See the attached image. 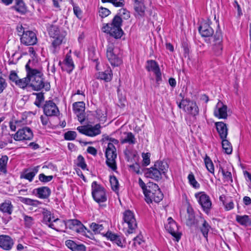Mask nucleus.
I'll use <instances>...</instances> for the list:
<instances>
[{"instance_id":"1a4fd4ad","label":"nucleus","mask_w":251,"mask_h":251,"mask_svg":"<svg viewBox=\"0 0 251 251\" xmlns=\"http://www.w3.org/2000/svg\"><path fill=\"white\" fill-rule=\"evenodd\" d=\"M152 189H150L149 191L145 194L146 201L148 203L152 202L153 201L155 202H160L163 198V195L162 193L158 186L156 184H151Z\"/></svg>"},{"instance_id":"393cba45","label":"nucleus","mask_w":251,"mask_h":251,"mask_svg":"<svg viewBox=\"0 0 251 251\" xmlns=\"http://www.w3.org/2000/svg\"><path fill=\"white\" fill-rule=\"evenodd\" d=\"M39 166L34 167L31 169L25 170L21 175V178H25L31 182L39 171Z\"/></svg>"},{"instance_id":"4be33fe9","label":"nucleus","mask_w":251,"mask_h":251,"mask_svg":"<svg viewBox=\"0 0 251 251\" xmlns=\"http://www.w3.org/2000/svg\"><path fill=\"white\" fill-rule=\"evenodd\" d=\"M133 2V6L136 15L138 16L142 17L145 14L146 7L144 4V0H132Z\"/></svg>"},{"instance_id":"a18cd8bd","label":"nucleus","mask_w":251,"mask_h":251,"mask_svg":"<svg viewBox=\"0 0 251 251\" xmlns=\"http://www.w3.org/2000/svg\"><path fill=\"white\" fill-rule=\"evenodd\" d=\"M29 83V77L26 75V77L20 78L18 79L16 85L21 88L25 89Z\"/></svg>"},{"instance_id":"774afa93","label":"nucleus","mask_w":251,"mask_h":251,"mask_svg":"<svg viewBox=\"0 0 251 251\" xmlns=\"http://www.w3.org/2000/svg\"><path fill=\"white\" fill-rule=\"evenodd\" d=\"M89 58L92 60V61H96L97 62L98 58V57L96 56V54H95V52L94 50H90L89 51Z\"/></svg>"},{"instance_id":"603ef678","label":"nucleus","mask_w":251,"mask_h":251,"mask_svg":"<svg viewBox=\"0 0 251 251\" xmlns=\"http://www.w3.org/2000/svg\"><path fill=\"white\" fill-rule=\"evenodd\" d=\"M110 182L113 190L116 191L119 188V182L117 178L115 176H110Z\"/></svg>"},{"instance_id":"9d476101","label":"nucleus","mask_w":251,"mask_h":251,"mask_svg":"<svg viewBox=\"0 0 251 251\" xmlns=\"http://www.w3.org/2000/svg\"><path fill=\"white\" fill-rule=\"evenodd\" d=\"M195 196L202 210L208 214L212 206V202L209 197L204 192L197 193Z\"/></svg>"},{"instance_id":"37998d69","label":"nucleus","mask_w":251,"mask_h":251,"mask_svg":"<svg viewBox=\"0 0 251 251\" xmlns=\"http://www.w3.org/2000/svg\"><path fill=\"white\" fill-rule=\"evenodd\" d=\"M8 160V157L7 155H2L0 158V172L3 174L7 172V164Z\"/></svg>"},{"instance_id":"e2e57ef3","label":"nucleus","mask_w":251,"mask_h":251,"mask_svg":"<svg viewBox=\"0 0 251 251\" xmlns=\"http://www.w3.org/2000/svg\"><path fill=\"white\" fill-rule=\"evenodd\" d=\"M9 78L10 80L12 81L13 82H14L16 84V83H17V81L18 79H19V76H18L17 73H16L14 71H12L9 76Z\"/></svg>"},{"instance_id":"6e6552de","label":"nucleus","mask_w":251,"mask_h":251,"mask_svg":"<svg viewBox=\"0 0 251 251\" xmlns=\"http://www.w3.org/2000/svg\"><path fill=\"white\" fill-rule=\"evenodd\" d=\"M180 108L185 112L196 117L199 113V109L196 102L187 99H183L178 104Z\"/></svg>"},{"instance_id":"338daca9","label":"nucleus","mask_w":251,"mask_h":251,"mask_svg":"<svg viewBox=\"0 0 251 251\" xmlns=\"http://www.w3.org/2000/svg\"><path fill=\"white\" fill-rule=\"evenodd\" d=\"M49 116L41 115L40 117V120L41 123L44 126H47L49 124V119L48 118Z\"/></svg>"},{"instance_id":"f704fd0d","label":"nucleus","mask_w":251,"mask_h":251,"mask_svg":"<svg viewBox=\"0 0 251 251\" xmlns=\"http://www.w3.org/2000/svg\"><path fill=\"white\" fill-rule=\"evenodd\" d=\"M236 220L242 226H251V218L248 215H236Z\"/></svg>"},{"instance_id":"bb28decb","label":"nucleus","mask_w":251,"mask_h":251,"mask_svg":"<svg viewBox=\"0 0 251 251\" xmlns=\"http://www.w3.org/2000/svg\"><path fill=\"white\" fill-rule=\"evenodd\" d=\"M50 228L57 231H63L66 228L65 221L58 218H55L50 225Z\"/></svg>"},{"instance_id":"79ce46f5","label":"nucleus","mask_w":251,"mask_h":251,"mask_svg":"<svg viewBox=\"0 0 251 251\" xmlns=\"http://www.w3.org/2000/svg\"><path fill=\"white\" fill-rule=\"evenodd\" d=\"M19 200L21 202L28 205L37 206L41 203V202L38 200L30 198L20 197Z\"/></svg>"},{"instance_id":"f03ea898","label":"nucleus","mask_w":251,"mask_h":251,"mask_svg":"<svg viewBox=\"0 0 251 251\" xmlns=\"http://www.w3.org/2000/svg\"><path fill=\"white\" fill-rule=\"evenodd\" d=\"M122 23V18L116 15L113 19L111 23L107 24L103 27V30L115 39L121 38L123 34V31L121 28Z\"/></svg>"},{"instance_id":"a19ab883","label":"nucleus","mask_w":251,"mask_h":251,"mask_svg":"<svg viewBox=\"0 0 251 251\" xmlns=\"http://www.w3.org/2000/svg\"><path fill=\"white\" fill-rule=\"evenodd\" d=\"M126 136L124 138H122L121 142L122 144L128 143L129 144H134L135 143V138L131 132H125L124 133Z\"/></svg>"},{"instance_id":"2f4dec72","label":"nucleus","mask_w":251,"mask_h":251,"mask_svg":"<svg viewBox=\"0 0 251 251\" xmlns=\"http://www.w3.org/2000/svg\"><path fill=\"white\" fill-rule=\"evenodd\" d=\"M26 124V122L24 119L21 120L12 119L9 122V127L11 130L16 131L17 128L21 127Z\"/></svg>"},{"instance_id":"49530a36","label":"nucleus","mask_w":251,"mask_h":251,"mask_svg":"<svg viewBox=\"0 0 251 251\" xmlns=\"http://www.w3.org/2000/svg\"><path fill=\"white\" fill-rule=\"evenodd\" d=\"M188 179L190 184L195 188H199L200 184L196 180L194 175L192 173H190L188 176Z\"/></svg>"},{"instance_id":"de8ad7c7","label":"nucleus","mask_w":251,"mask_h":251,"mask_svg":"<svg viewBox=\"0 0 251 251\" xmlns=\"http://www.w3.org/2000/svg\"><path fill=\"white\" fill-rule=\"evenodd\" d=\"M223 47L222 44H214L212 46V50L214 54L217 56L220 55L222 52Z\"/></svg>"},{"instance_id":"c756f323","label":"nucleus","mask_w":251,"mask_h":251,"mask_svg":"<svg viewBox=\"0 0 251 251\" xmlns=\"http://www.w3.org/2000/svg\"><path fill=\"white\" fill-rule=\"evenodd\" d=\"M36 192L38 197L41 199H46L50 194V189L47 186L39 187L34 190Z\"/></svg>"},{"instance_id":"c03bdc74","label":"nucleus","mask_w":251,"mask_h":251,"mask_svg":"<svg viewBox=\"0 0 251 251\" xmlns=\"http://www.w3.org/2000/svg\"><path fill=\"white\" fill-rule=\"evenodd\" d=\"M205 167L207 170L211 173L214 174V167L213 163L209 156L207 155L204 159Z\"/></svg>"},{"instance_id":"e433bc0d","label":"nucleus","mask_w":251,"mask_h":251,"mask_svg":"<svg viewBox=\"0 0 251 251\" xmlns=\"http://www.w3.org/2000/svg\"><path fill=\"white\" fill-rule=\"evenodd\" d=\"M187 213L186 225L189 226H191L195 223V217L194 210L191 206L187 207Z\"/></svg>"},{"instance_id":"0e129e2a","label":"nucleus","mask_w":251,"mask_h":251,"mask_svg":"<svg viewBox=\"0 0 251 251\" xmlns=\"http://www.w3.org/2000/svg\"><path fill=\"white\" fill-rule=\"evenodd\" d=\"M139 185L142 189L144 194L145 195V194H146L150 189H148L147 188L146 184L144 182V181L142 180L141 178L139 179Z\"/></svg>"},{"instance_id":"6e6d98bb","label":"nucleus","mask_w":251,"mask_h":251,"mask_svg":"<svg viewBox=\"0 0 251 251\" xmlns=\"http://www.w3.org/2000/svg\"><path fill=\"white\" fill-rule=\"evenodd\" d=\"M226 202L224 204L225 208L226 210L229 211L232 209L234 207V204L231 198H227Z\"/></svg>"},{"instance_id":"b1692460","label":"nucleus","mask_w":251,"mask_h":251,"mask_svg":"<svg viewBox=\"0 0 251 251\" xmlns=\"http://www.w3.org/2000/svg\"><path fill=\"white\" fill-rule=\"evenodd\" d=\"M199 32L202 37H208L213 35L214 30L209 24L206 22L201 23L199 29Z\"/></svg>"},{"instance_id":"a211bd4d","label":"nucleus","mask_w":251,"mask_h":251,"mask_svg":"<svg viewBox=\"0 0 251 251\" xmlns=\"http://www.w3.org/2000/svg\"><path fill=\"white\" fill-rule=\"evenodd\" d=\"M43 109L45 115L47 116H57L59 112L56 104L51 100L46 102Z\"/></svg>"},{"instance_id":"052dcab7","label":"nucleus","mask_w":251,"mask_h":251,"mask_svg":"<svg viewBox=\"0 0 251 251\" xmlns=\"http://www.w3.org/2000/svg\"><path fill=\"white\" fill-rule=\"evenodd\" d=\"M215 44H222V35L220 31H217L214 37Z\"/></svg>"},{"instance_id":"20e7f679","label":"nucleus","mask_w":251,"mask_h":251,"mask_svg":"<svg viewBox=\"0 0 251 251\" xmlns=\"http://www.w3.org/2000/svg\"><path fill=\"white\" fill-rule=\"evenodd\" d=\"M106 57L113 66H119L123 63L122 59L118 54V49L115 47L113 39L108 40L106 49Z\"/></svg>"},{"instance_id":"680f3d73","label":"nucleus","mask_w":251,"mask_h":251,"mask_svg":"<svg viewBox=\"0 0 251 251\" xmlns=\"http://www.w3.org/2000/svg\"><path fill=\"white\" fill-rule=\"evenodd\" d=\"M110 13V11L106 8L101 7L99 10V14L102 18L108 16Z\"/></svg>"},{"instance_id":"ea45409f","label":"nucleus","mask_w":251,"mask_h":251,"mask_svg":"<svg viewBox=\"0 0 251 251\" xmlns=\"http://www.w3.org/2000/svg\"><path fill=\"white\" fill-rule=\"evenodd\" d=\"M221 140L222 148L224 152L227 154H230L232 152V147L231 143L226 138Z\"/></svg>"},{"instance_id":"cd10ccee","label":"nucleus","mask_w":251,"mask_h":251,"mask_svg":"<svg viewBox=\"0 0 251 251\" xmlns=\"http://www.w3.org/2000/svg\"><path fill=\"white\" fill-rule=\"evenodd\" d=\"M0 211L3 213L11 215L13 211V206L10 200H7L0 204Z\"/></svg>"},{"instance_id":"4c0bfd02","label":"nucleus","mask_w":251,"mask_h":251,"mask_svg":"<svg viewBox=\"0 0 251 251\" xmlns=\"http://www.w3.org/2000/svg\"><path fill=\"white\" fill-rule=\"evenodd\" d=\"M200 220L202 223L201 226L200 227V230L203 236L207 239L208 233L211 227L203 218L200 217Z\"/></svg>"},{"instance_id":"9b49d317","label":"nucleus","mask_w":251,"mask_h":251,"mask_svg":"<svg viewBox=\"0 0 251 251\" xmlns=\"http://www.w3.org/2000/svg\"><path fill=\"white\" fill-rule=\"evenodd\" d=\"M100 125L98 124L94 126L90 125L79 126L77 127V130L86 136L94 137L100 134Z\"/></svg>"},{"instance_id":"7c9ffc66","label":"nucleus","mask_w":251,"mask_h":251,"mask_svg":"<svg viewBox=\"0 0 251 251\" xmlns=\"http://www.w3.org/2000/svg\"><path fill=\"white\" fill-rule=\"evenodd\" d=\"M42 214L43 216V223L50 227L53 219L55 218L53 214L50 211L45 209H44Z\"/></svg>"},{"instance_id":"2eb2a0df","label":"nucleus","mask_w":251,"mask_h":251,"mask_svg":"<svg viewBox=\"0 0 251 251\" xmlns=\"http://www.w3.org/2000/svg\"><path fill=\"white\" fill-rule=\"evenodd\" d=\"M65 224L66 227H68L70 229L75 230L78 233H85L86 230V228L81 222L76 219L67 220L65 221Z\"/></svg>"},{"instance_id":"a878e982","label":"nucleus","mask_w":251,"mask_h":251,"mask_svg":"<svg viewBox=\"0 0 251 251\" xmlns=\"http://www.w3.org/2000/svg\"><path fill=\"white\" fill-rule=\"evenodd\" d=\"M217 132L221 139L226 138L228 129L226 124L222 122H218L215 123Z\"/></svg>"},{"instance_id":"f3484780","label":"nucleus","mask_w":251,"mask_h":251,"mask_svg":"<svg viewBox=\"0 0 251 251\" xmlns=\"http://www.w3.org/2000/svg\"><path fill=\"white\" fill-rule=\"evenodd\" d=\"M214 115L219 119H226L227 117L226 105L222 101H219L215 107Z\"/></svg>"},{"instance_id":"39448f33","label":"nucleus","mask_w":251,"mask_h":251,"mask_svg":"<svg viewBox=\"0 0 251 251\" xmlns=\"http://www.w3.org/2000/svg\"><path fill=\"white\" fill-rule=\"evenodd\" d=\"M123 225L127 227L126 234L133 233L137 227V223L133 213L130 210H126L123 213Z\"/></svg>"},{"instance_id":"0eeeda50","label":"nucleus","mask_w":251,"mask_h":251,"mask_svg":"<svg viewBox=\"0 0 251 251\" xmlns=\"http://www.w3.org/2000/svg\"><path fill=\"white\" fill-rule=\"evenodd\" d=\"M105 157L106 165L112 171H115L117 169L116 159L117 156L116 149L115 146L112 144L107 145L105 150Z\"/></svg>"},{"instance_id":"c85d7f7f","label":"nucleus","mask_w":251,"mask_h":251,"mask_svg":"<svg viewBox=\"0 0 251 251\" xmlns=\"http://www.w3.org/2000/svg\"><path fill=\"white\" fill-rule=\"evenodd\" d=\"M66 245L73 251H85V246L81 244H77L73 240H68L66 241Z\"/></svg>"},{"instance_id":"7ed1b4c3","label":"nucleus","mask_w":251,"mask_h":251,"mask_svg":"<svg viewBox=\"0 0 251 251\" xmlns=\"http://www.w3.org/2000/svg\"><path fill=\"white\" fill-rule=\"evenodd\" d=\"M49 34L52 38L50 49L53 53H56L59 50L66 34L63 31H60L58 27L52 26L50 29Z\"/></svg>"},{"instance_id":"5701e85b","label":"nucleus","mask_w":251,"mask_h":251,"mask_svg":"<svg viewBox=\"0 0 251 251\" xmlns=\"http://www.w3.org/2000/svg\"><path fill=\"white\" fill-rule=\"evenodd\" d=\"M145 176L147 177L151 178L155 180H159L162 178L161 173L158 171L154 165L146 170Z\"/></svg>"},{"instance_id":"4468645a","label":"nucleus","mask_w":251,"mask_h":251,"mask_svg":"<svg viewBox=\"0 0 251 251\" xmlns=\"http://www.w3.org/2000/svg\"><path fill=\"white\" fill-rule=\"evenodd\" d=\"M21 42L26 46H31L36 44L37 39L35 33L29 30L24 32L21 35Z\"/></svg>"},{"instance_id":"4d7b16f0","label":"nucleus","mask_w":251,"mask_h":251,"mask_svg":"<svg viewBox=\"0 0 251 251\" xmlns=\"http://www.w3.org/2000/svg\"><path fill=\"white\" fill-rule=\"evenodd\" d=\"M52 178V176H46L44 174H41L39 175V179L42 182L46 183L50 182Z\"/></svg>"},{"instance_id":"aec40b11","label":"nucleus","mask_w":251,"mask_h":251,"mask_svg":"<svg viewBox=\"0 0 251 251\" xmlns=\"http://www.w3.org/2000/svg\"><path fill=\"white\" fill-rule=\"evenodd\" d=\"M146 68L148 71H152L156 76L157 82L161 80V74L158 65L154 60H148L147 62Z\"/></svg>"},{"instance_id":"423d86ee","label":"nucleus","mask_w":251,"mask_h":251,"mask_svg":"<svg viewBox=\"0 0 251 251\" xmlns=\"http://www.w3.org/2000/svg\"><path fill=\"white\" fill-rule=\"evenodd\" d=\"M92 195L94 200L97 202L106 201L107 197L104 188L97 181H93L91 184Z\"/></svg>"},{"instance_id":"58836bf2","label":"nucleus","mask_w":251,"mask_h":251,"mask_svg":"<svg viewBox=\"0 0 251 251\" xmlns=\"http://www.w3.org/2000/svg\"><path fill=\"white\" fill-rule=\"evenodd\" d=\"M16 4L13 7V8L21 14H24L25 13L26 9L25 4L23 0H15Z\"/></svg>"},{"instance_id":"8fccbe9b","label":"nucleus","mask_w":251,"mask_h":251,"mask_svg":"<svg viewBox=\"0 0 251 251\" xmlns=\"http://www.w3.org/2000/svg\"><path fill=\"white\" fill-rule=\"evenodd\" d=\"M101 1L103 3L111 2L116 7H123L125 4L124 0H101Z\"/></svg>"},{"instance_id":"ddd939ff","label":"nucleus","mask_w":251,"mask_h":251,"mask_svg":"<svg viewBox=\"0 0 251 251\" xmlns=\"http://www.w3.org/2000/svg\"><path fill=\"white\" fill-rule=\"evenodd\" d=\"M167 221L168 223L165 225L166 230L173 236L177 241H178L180 238V235L176 223L171 217L168 218Z\"/></svg>"},{"instance_id":"473e14b6","label":"nucleus","mask_w":251,"mask_h":251,"mask_svg":"<svg viewBox=\"0 0 251 251\" xmlns=\"http://www.w3.org/2000/svg\"><path fill=\"white\" fill-rule=\"evenodd\" d=\"M113 74L111 69L104 72H99L97 77L98 79L103 80L105 82H109L112 78Z\"/></svg>"},{"instance_id":"f8f14e48","label":"nucleus","mask_w":251,"mask_h":251,"mask_svg":"<svg viewBox=\"0 0 251 251\" xmlns=\"http://www.w3.org/2000/svg\"><path fill=\"white\" fill-rule=\"evenodd\" d=\"M13 139L16 141L30 140L33 136L31 129L28 127L18 129V131L12 134Z\"/></svg>"},{"instance_id":"f257e3e1","label":"nucleus","mask_w":251,"mask_h":251,"mask_svg":"<svg viewBox=\"0 0 251 251\" xmlns=\"http://www.w3.org/2000/svg\"><path fill=\"white\" fill-rule=\"evenodd\" d=\"M25 70L27 76L29 77L30 86L34 90L38 91L44 87L46 90L50 89V84L44 82L43 74L40 71L30 68L28 63L25 65Z\"/></svg>"},{"instance_id":"c9c22d12","label":"nucleus","mask_w":251,"mask_h":251,"mask_svg":"<svg viewBox=\"0 0 251 251\" xmlns=\"http://www.w3.org/2000/svg\"><path fill=\"white\" fill-rule=\"evenodd\" d=\"M107 226L105 222L101 224H97L96 223H92L90 225V228L95 233H101L102 230L104 229L105 227Z\"/></svg>"},{"instance_id":"13d9d810","label":"nucleus","mask_w":251,"mask_h":251,"mask_svg":"<svg viewBox=\"0 0 251 251\" xmlns=\"http://www.w3.org/2000/svg\"><path fill=\"white\" fill-rule=\"evenodd\" d=\"M102 234H103L104 236H105L108 239H109L110 240L113 242L118 237L117 235L109 231L106 232L105 233H102Z\"/></svg>"},{"instance_id":"3c124183","label":"nucleus","mask_w":251,"mask_h":251,"mask_svg":"<svg viewBox=\"0 0 251 251\" xmlns=\"http://www.w3.org/2000/svg\"><path fill=\"white\" fill-rule=\"evenodd\" d=\"M77 166L80 167L83 170L86 169L87 165L85 162L84 157L82 155H79L78 156L77 158Z\"/></svg>"},{"instance_id":"dca6fc26","label":"nucleus","mask_w":251,"mask_h":251,"mask_svg":"<svg viewBox=\"0 0 251 251\" xmlns=\"http://www.w3.org/2000/svg\"><path fill=\"white\" fill-rule=\"evenodd\" d=\"M73 110L76 115L78 120L82 123L85 120V103L82 101L76 102L73 104Z\"/></svg>"},{"instance_id":"864d4df0","label":"nucleus","mask_w":251,"mask_h":251,"mask_svg":"<svg viewBox=\"0 0 251 251\" xmlns=\"http://www.w3.org/2000/svg\"><path fill=\"white\" fill-rule=\"evenodd\" d=\"M23 218L24 220L25 226L27 227H30L33 224V218L25 214H23Z\"/></svg>"},{"instance_id":"412c9836","label":"nucleus","mask_w":251,"mask_h":251,"mask_svg":"<svg viewBox=\"0 0 251 251\" xmlns=\"http://www.w3.org/2000/svg\"><path fill=\"white\" fill-rule=\"evenodd\" d=\"M62 70L66 71L68 73L70 74L75 68V64L72 56L70 53L66 55L64 60L62 62Z\"/></svg>"},{"instance_id":"09e8293b","label":"nucleus","mask_w":251,"mask_h":251,"mask_svg":"<svg viewBox=\"0 0 251 251\" xmlns=\"http://www.w3.org/2000/svg\"><path fill=\"white\" fill-rule=\"evenodd\" d=\"M219 172H222V174L226 181H227V182H232L233 180L232 177V175L230 172L225 171V170L222 168H220Z\"/></svg>"},{"instance_id":"69168bd1","label":"nucleus","mask_w":251,"mask_h":251,"mask_svg":"<svg viewBox=\"0 0 251 251\" xmlns=\"http://www.w3.org/2000/svg\"><path fill=\"white\" fill-rule=\"evenodd\" d=\"M7 87V83L4 78H0V94L2 93Z\"/></svg>"},{"instance_id":"72a5a7b5","label":"nucleus","mask_w":251,"mask_h":251,"mask_svg":"<svg viewBox=\"0 0 251 251\" xmlns=\"http://www.w3.org/2000/svg\"><path fill=\"white\" fill-rule=\"evenodd\" d=\"M154 165L159 171L161 175H165L168 171L169 165L166 161H157L155 162Z\"/></svg>"},{"instance_id":"5fc2aeb1","label":"nucleus","mask_w":251,"mask_h":251,"mask_svg":"<svg viewBox=\"0 0 251 251\" xmlns=\"http://www.w3.org/2000/svg\"><path fill=\"white\" fill-rule=\"evenodd\" d=\"M76 137V133L74 131H69L64 134V138L67 140H74Z\"/></svg>"},{"instance_id":"6ab92c4d","label":"nucleus","mask_w":251,"mask_h":251,"mask_svg":"<svg viewBox=\"0 0 251 251\" xmlns=\"http://www.w3.org/2000/svg\"><path fill=\"white\" fill-rule=\"evenodd\" d=\"M14 244L13 239L7 235H0V248L5 251H10Z\"/></svg>"},{"instance_id":"bf43d9fd","label":"nucleus","mask_w":251,"mask_h":251,"mask_svg":"<svg viewBox=\"0 0 251 251\" xmlns=\"http://www.w3.org/2000/svg\"><path fill=\"white\" fill-rule=\"evenodd\" d=\"M150 156L151 154L149 152L142 153L143 163L145 166H147L150 163Z\"/></svg>"}]
</instances>
